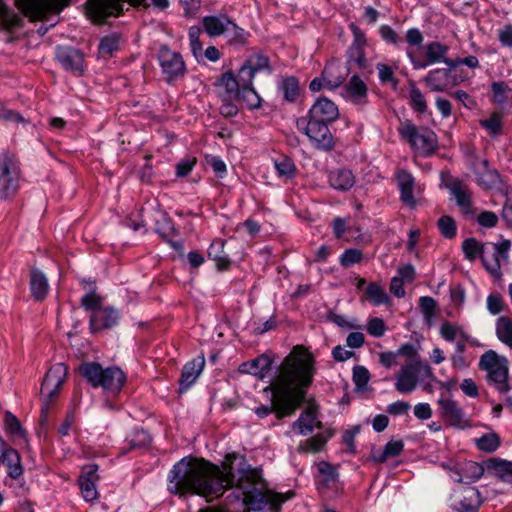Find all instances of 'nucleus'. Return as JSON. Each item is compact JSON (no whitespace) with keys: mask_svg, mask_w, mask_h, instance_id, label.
Here are the masks:
<instances>
[{"mask_svg":"<svg viewBox=\"0 0 512 512\" xmlns=\"http://www.w3.org/2000/svg\"><path fill=\"white\" fill-rule=\"evenodd\" d=\"M497 338L510 349H512V320L501 316L496 321Z\"/></svg>","mask_w":512,"mask_h":512,"instance_id":"4c0bfd02","label":"nucleus"},{"mask_svg":"<svg viewBox=\"0 0 512 512\" xmlns=\"http://www.w3.org/2000/svg\"><path fill=\"white\" fill-rule=\"evenodd\" d=\"M423 81L432 92H445L458 84L456 77L451 74L448 68H437L429 71Z\"/></svg>","mask_w":512,"mask_h":512,"instance_id":"a211bd4d","label":"nucleus"},{"mask_svg":"<svg viewBox=\"0 0 512 512\" xmlns=\"http://www.w3.org/2000/svg\"><path fill=\"white\" fill-rule=\"evenodd\" d=\"M376 69L381 84H391L393 87L397 86L398 80L395 77L397 66L392 67L384 63H377Z\"/></svg>","mask_w":512,"mask_h":512,"instance_id":"864d4df0","label":"nucleus"},{"mask_svg":"<svg viewBox=\"0 0 512 512\" xmlns=\"http://www.w3.org/2000/svg\"><path fill=\"white\" fill-rule=\"evenodd\" d=\"M274 167L279 177L292 178L296 172L294 161L287 156H280L275 159Z\"/></svg>","mask_w":512,"mask_h":512,"instance_id":"8fccbe9b","label":"nucleus"},{"mask_svg":"<svg viewBox=\"0 0 512 512\" xmlns=\"http://www.w3.org/2000/svg\"><path fill=\"white\" fill-rule=\"evenodd\" d=\"M438 413L450 426L464 430L471 427V422L457 401L442 393L438 400Z\"/></svg>","mask_w":512,"mask_h":512,"instance_id":"4468645a","label":"nucleus"},{"mask_svg":"<svg viewBox=\"0 0 512 512\" xmlns=\"http://www.w3.org/2000/svg\"><path fill=\"white\" fill-rule=\"evenodd\" d=\"M468 495L459 501L457 510L459 512H478L480 507V492L476 488H470Z\"/></svg>","mask_w":512,"mask_h":512,"instance_id":"37998d69","label":"nucleus"},{"mask_svg":"<svg viewBox=\"0 0 512 512\" xmlns=\"http://www.w3.org/2000/svg\"><path fill=\"white\" fill-rule=\"evenodd\" d=\"M20 167L17 160L7 154L0 155V198L13 197L20 187Z\"/></svg>","mask_w":512,"mask_h":512,"instance_id":"1a4fd4ad","label":"nucleus"},{"mask_svg":"<svg viewBox=\"0 0 512 512\" xmlns=\"http://www.w3.org/2000/svg\"><path fill=\"white\" fill-rule=\"evenodd\" d=\"M102 299L95 293V289L93 288L89 293L85 294L81 298V305L85 310L92 311V313L96 310H101Z\"/></svg>","mask_w":512,"mask_h":512,"instance_id":"680f3d73","label":"nucleus"},{"mask_svg":"<svg viewBox=\"0 0 512 512\" xmlns=\"http://www.w3.org/2000/svg\"><path fill=\"white\" fill-rule=\"evenodd\" d=\"M278 88L288 102H294L299 96V82L293 76L282 79Z\"/></svg>","mask_w":512,"mask_h":512,"instance_id":"79ce46f5","label":"nucleus"},{"mask_svg":"<svg viewBox=\"0 0 512 512\" xmlns=\"http://www.w3.org/2000/svg\"><path fill=\"white\" fill-rule=\"evenodd\" d=\"M316 416L311 411L303 412L299 418L293 422L292 428L301 435H308L313 432V428L316 425Z\"/></svg>","mask_w":512,"mask_h":512,"instance_id":"58836bf2","label":"nucleus"},{"mask_svg":"<svg viewBox=\"0 0 512 512\" xmlns=\"http://www.w3.org/2000/svg\"><path fill=\"white\" fill-rule=\"evenodd\" d=\"M4 425L6 433L13 440L26 441V432L23 429L20 421L11 412H6L4 416Z\"/></svg>","mask_w":512,"mask_h":512,"instance_id":"c9c22d12","label":"nucleus"},{"mask_svg":"<svg viewBox=\"0 0 512 512\" xmlns=\"http://www.w3.org/2000/svg\"><path fill=\"white\" fill-rule=\"evenodd\" d=\"M235 100L251 110L257 109L261 105V98L253 86L241 88L239 96Z\"/></svg>","mask_w":512,"mask_h":512,"instance_id":"a18cd8bd","label":"nucleus"},{"mask_svg":"<svg viewBox=\"0 0 512 512\" xmlns=\"http://www.w3.org/2000/svg\"><path fill=\"white\" fill-rule=\"evenodd\" d=\"M30 290L32 296L38 301L44 300L48 294V279L46 275L37 268H33L30 273Z\"/></svg>","mask_w":512,"mask_h":512,"instance_id":"cd10ccee","label":"nucleus"},{"mask_svg":"<svg viewBox=\"0 0 512 512\" xmlns=\"http://www.w3.org/2000/svg\"><path fill=\"white\" fill-rule=\"evenodd\" d=\"M219 86L224 90V97L229 100H235L239 96L241 87L232 72H226L221 76Z\"/></svg>","mask_w":512,"mask_h":512,"instance_id":"e433bc0d","label":"nucleus"},{"mask_svg":"<svg viewBox=\"0 0 512 512\" xmlns=\"http://www.w3.org/2000/svg\"><path fill=\"white\" fill-rule=\"evenodd\" d=\"M119 46L120 35L118 33H111L100 39L98 53L103 58L110 57L119 49Z\"/></svg>","mask_w":512,"mask_h":512,"instance_id":"ea45409f","label":"nucleus"},{"mask_svg":"<svg viewBox=\"0 0 512 512\" xmlns=\"http://www.w3.org/2000/svg\"><path fill=\"white\" fill-rule=\"evenodd\" d=\"M366 295L369 301L374 306H380L382 304H388L390 302V298L386 293L385 289L374 282L370 283L366 287Z\"/></svg>","mask_w":512,"mask_h":512,"instance_id":"49530a36","label":"nucleus"},{"mask_svg":"<svg viewBox=\"0 0 512 512\" xmlns=\"http://www.w3.org/2000/svg\"><path fill=\"white\" fill-rule=\"evenodd\" d=\"M348 62L355 64L360 69L367 68V59L363 48H351L348 49Z\"/></svg>","mask_w":512,"mask_h":512,"instance_id":"69168bd1","label":"nucleus"},{"mask_svg":"<svg viewBox=\"0 0 512 512\" xmlns=\"http://www.w3.org/2000/svg\"><path fill=\"white\" fill-rule=\"evenodd\" d=\"M344 90L346 98L353 104L363 106L367 103L368 88L358 75H353L349 79Z\"/></svg>","mask_w":512,"mask_h":512,"instance_id":"b1692460","label":"nucleus"},{"mask_svg":"<svg viewBox=\"0 0 512 512\" xmlns=\"http://www.w3.org/2000/svg\"><path fill=\"white\" fill-rule=\"evenodd\" d=\"M255 74L256 73L246 63H244L240 67L238 74L235 77L241 88L251 87L253 86V79Z\"/></svg>","mask_w":512,"mask_h":512,"instance_id":"0e129e2a","label":"nucleus"},{"mask_svg":"<svg viewBox=\"0 0 512 512\" xmlns=\"http://www.w3.org/2000/svg\"><path fill=\"white\" fill-rule=\"evenodd\" d=\"M70 0H16L17 7L30 20H41L39 35H44L56 25L60 13L69 6Z\"/></svg>","mask_w":512,"mask_h":512,"instance_id":"7ed1b4c3","label":"nucleus"},{"mask_svg":"<svg viewBox=\"0 0 512 512\" xmlns=\"http://www.w3.org/2000/svg\"><path fill=\"white\" fill-rule=\"evenodd\" d=\"M119 318L120 314L118 310L112 307H104L101 310H96L90 316V329L92 332L110 329L118 324Z\"/></svg>","mask_w":512,"mask_h":512,"instance_id":"412c9836","label":"nucleus"},{"mask_svg":"<svg viewBox=\"0 0 512 512\" xmlns=\"http://www.w3.org/2000/svg\"><path fill=\"white\" fill-rule=\"evenodd\" d=\"M479 368L487 372L488 383L494 385L500 393L511 389L508 384V361L505 357L494 350H488L480 357Z\"/></svg>","mask_w":512,"mask_h":512,"instance_id":"39448f33","label":"nucleus"},{"mask_svg":"<svg viewBox=\"0 0 512 512\" xmlns=\"http://www.w3.org/2000/svg\"><path fill=\"white\" fill-rule=\"evenodd\" d=\"M230 19L226 14L208 15L203 17L201 22L205 33L210 37H218L224 35Z\"/></svg>","mask_w":512,"mask_h":512,"instance_id":"393cba45","label":"nucleus"},{"mask_svg":"<svg viewBox=\"0 0 512 512\" xmlns=\"http://www.w3.org/2000/svg\"><path fill=\"white\" fill-rule=\"evenodd\" d=\"M404 448V443L401 440H391L382 450L374 451L372 458L377 463H384L388 458L398 456Z\"/></svg>","mask_w":512,"mask_h":512,"instance_id":"72a5a7b5","label":"nucleus"},{"mask_svg":"<svg viewBox=\"0 0 512 512\" xmlns=\"http://www.w3.org/2000/svg\"><path fill=\"white\" fill-rule=\"evenodd\" d=\"M308 114L327 123L334 122L339 116L338 107L328 98H319L310 108Z\"/></svg>","mask_w":512,"mask_h":512,"instance_id":"5701e85b","label":"nucleus"},{"mask_svg":"<svg viewBox=\"0 0 512 512\" xmlns=\"http://www.w3.org/2000/svg\"><path fill=\"white\" fill-rule=\"evenodd\" d=\"M499 437L495 433H488L476 440L477 447L485 452H494L499 447Z\"/></svg>","mask_w":512,"mask_h":512,"instance_id":"4d7b16f0","label":"nucleus"},{"mask_svg":"<svg viewBox=\"0 0 512 512\" xmlns=\"http://www.w3.org/2000/svg\"><path fill=\"white\" fill-rule=\"evenodd\" d=\"M225 242L221 239L214 240L209 249L208 256L216 262L219 270H226L230 265V259L224 252Z\"/></svg>","mask_w":512,"mask_h":512,"instance_id":"2f4dec72","label":"nucleus"},{"mask_svg":"<svg viewBox=\"0 0 512 512\" xmlns=\"http://www.w3.org/2000/svg\"><path fill=\"white\" fill-rule=\"evenodd\" d=\"M21 21V17L0 0V25L6 29H13L19 27Z\"/></svg>","mask_w":512,"mask_h":512,"instance_id":"de8ad7c7","label":"nucleus"},{"mask_svg":"<svg viewBox=\"0 0 512 512\" xmlns=\"http://www.w3.org/2000/svg\"><path fill=\"white\" fill-rule=\"evenodd\" d=\"M440 335L441 337L448 342H454L455 340L463 339L467 340V335L465 332L456 325L451 324L450 322H444L440 326Z\"/></svg>","mask_w":512,"mask_h":512,"instance_id":"603ef678","label":"nucleus"},{"mask_svg":"<svg viewBox=\"0 0 512 512\" xmlns=\"http://www.w3.org/2000/svg\"><path fill=\"white\" fill-rule=\"evenodd\" d=\"M233 462L223 469L215 465H206L200 471V459L194 457V494L205 497L208 501L218 498L226 488H234L235 500L244 508V512H263L270 505L277 507L282 500L265 488L260 471L252 468L243 456L232 455Z\"/></svg>","mask_w":512,"mask_h":512,"instance_id":"f257e3e1","label":"nucleus"},{"mask_svg":"<svg viewBox=\"0 0 512 512\" xmlns=\"http://www.w3.org/2000/svg\"><path fill=\"white\" fill-rule=\"evenodd\" d=\"M480 125L488 131L491 136L501 134L503 123L498 113H493L488 119L480 120Z\"/></svg>","mask_w":512,"mask_h":512,"instance_id":"6e6d98bb","label":"nucleus"},{"mask_svg":"<svg viewBox=\"0 0 512 512\" xmlns=\"http://www.w3.org/2000/svg\"><path fill=\"white\" fill-rule=\"evenodd\" d=\"M224 35L227 38L228 44L237 47L246 45L250 37V33L238 26L232 18L229 25H227Z\"/></svg>","mask_w":512,"mask_h":512,"instance_id":"7c9ffc66","label":"nucleus"},{"mask_svg":"<svg viewBox=\"0 0 512 512\" xmlns=\"http://www.w3.org/2000/svg\"><path fill=\"white\" fill-rule=\"evenodd\" d=\"M487 469L505 483L512 470V462L499 458H492L487 462Z\"/></svg>","mask_w":512,"mask_h":512,"instance_id":"a19ab883","label":"nucleus"},{"mask_svg":"<svg viewBox=\"0 0 512 512\" xmlns=\"http://www.w3.org/2000/svg\"><path fill=\"white\" fill-rule=\"evenodd\" d=\"M129 449H136L147 445L150 442L149 434L144 430H134L127 438Z\"/></svg>","mask_w":512,"mask_h":512,"instance_id":"e2e57ef3","label":"nucleus"},{"mask_svg":"<svg viewBox=\"0 0 512 512\" xmlns=\"http://www.w3.org/2000/svg\"><path fill=\"white\" fill-rule=\"evenodd\" d=\"M67 371L65 364L56 363L46 373L40 390L43 399L42 409H48L49 405L58 397L60 388L66 379Z\"/></svg>","mask_w":512,"mask_h":512,"instance_id":"f8f14e48","label":"nucleus"},{"mask_svg":"<svg viewBox=\"0 0 512 512\" xmlns=\"http://www.w3.org/2000/svg\"><path fill=\"white\" fill-rule=\"evenodd\" d=\"M329 123L309 114L297 119V129L305 134L313 145L320 150L330 151L334 148L333 136L328 128Z\"/></svg>","mask_w":512,"mask_h":512,"instance_id":"423d86ee","label":"nucleus"},{"mask_svg":"<svg viewBox=\"0 0 512 512\" xmlns=\"http://www.w3.org/2000/svg\"><path fill=\"white\" fill-rule=\"evenodd\" d=\"M399 134L422 156H429L437 149V136L430 129L406 123L399 129Z\"/></svg>","mask_w":512,"mask_h":512,"instance_id":"6e6552de","label":"nucleus"},{"mask_svg":"<svg viewBox=\"0 0 512 512\" xmlns=\"http://www.w3.org/2000/svg\"><path fill=\"white\" fill-rule=\"evenodd\" d=\"M158 60L168 80L183 74L185 65L181 55L171 51L167 46L159 49Z\"/></svg>","mask_w":512,"mask_h":512,"instance_id":"f3484780","label":"nucleus"},{"mask_svg":"<svg viewBox=\"0 0 512 512\" xmlns=\"http://www.w3.org/2000/svg\"><path fill=\"white\" fill-rule=\"evenodd\" d=\"M314 374V356L303 346L293 347L265 388V391L272 392L271 405H260L254 409V413L259 418H265L275 412L278 419L293 415L303 402Z\"/></svg>","mask_w":512,"mask_h":512,"instance_id":"f03ea898","label":"nucleus"},{"mask_svg":"<svg viewBox=\"0 0 512 512\" xmlns=\"http://www.w3.org/2000/svg\"><path fill=\"white\" fill-rule=\"evenodd\" d=\"M370 380V374L364 366H355L353 368V381L357 388L363 389Z\"/></svg>","mask_w":512,"mask_h":512,"instance_id":"774afa93","label":"nucleus"},{"mask_svg":"<svg viewBox=\"0 0 512 512\" xmlns=\"http://www.w3.org/2000/svg\"><path fill=\"white\" fill-rule=\"evenodd\" d=\"M421 373L422 379L435 380V375L428 363L413 361L403 365L395 375V389L401 394H410L415 391Z\"/></svg>","mask_w":512,"mask_h":512,"instance_id":"0eeeda50","label":"nucleus"},{"mask_svg":"<svg viewBox=\"0 0 512 512\" xmlns=\"http://www.w3.org/2000/svg\"><path fill=\"white\" fill-rule=\"evenodd\" d=\"M318 475L316 478L319 488L330 487L337 481V472L335 468L328 462H320L318 464Z\"/></svg>","mask_w":512,"mask_h":512,"instance_id":"f704fd0d","label":"nucleus"},{"mask_svg":"<svg viewBox=\"0 0 512 512\" xmlns=\"http://www.w3.org/2000/svg\"><path fill=\"white\" fill-rule=\"evenodd\" d=\"M510 248V240H503L500 243L488 242L484 244L481 260L485 269L491 275L500 276L501 266L508 262Z\"/></svg>","mask_w":512,"mask_h":512,"instance_id":"ddd939ff","label":"nucleus"},{"mask_svg":"<svg viewBox=\"0 0 512 512\" xmlns=\"http://www.w3.org/2000/svg\"><path fill=\"white\" fill-rule=\"evenodd\" d=\"M462 248L465 254V257L469 260H474L478 256L482 257V250L484 249V244H481L475 238H469L463 241Z\"/></svg>","mask_w":512,"mask_h":512,"instance_id":"5fc2aeb1","label":"nucleus"},{"mask_svg":"<svg viewBox=\"0 0 512 512\" xmlns=\"http://www.w3.org/2000/svg\"><path fill=\"white\" fill-rule=\"evenodd\" d=\"M56 58L67 71L82 75L86 69L84 54L76 48L59 46L56 49Z\"/></svg>","mask_w":512,"mask_h":512,"instance_id":"dca6fc26","label":"nucleus"},{"mask_svg":"<svg viewBox=\"0 0 512 512\" xmlns=\"http://www.w3.org/2000/svg\"><path fill=\"white\" fill-rule=\"evenodd\" d=\"M328 180L330 186L339 191H347L355 184V177L352 171L345 168L330 171Z\"/></svg>","mask_w":512,"mask_h":512,"instance_id":"bb28decb","label":"nucleus"},{"mask_svg":"<svg viewBox=\"0 0 512 512\" xmlns=\"http://www.w3.org/2000/svg\"><path fill=\"white\" fill-rule=\"evenodd\" d=\"M124 4L130 6L145 5L146 0H89L87 11L95 22H103L110 16H119L124 10Z\"/></svg>","mask_w":512,"mask_h":512,"instance_id":"9b49d317","label":"nucleus"},{"mask_svg":"<svg viewBox=\"0 0 512 512\" xmlns=\"http://www.w3.org/2000/svg\"><path fill=\"white\" fill-rule=\"evenodd\" d=\"M168 490L179 496L192 494V455L174 464L168 475Z\"/></svg>","mask_w":512,"mask_h":512,"instance_id":"9d476101","label":"nucleus"},{"mask_svg":"<svg viewBox=\"0 0 512 512\" xmlns=\"http://www.w3.org/2000/svg\"><path fill=\"white\" fill-rule=\"evenodd\" d=\"M1 463L7 466V476L11 479H18L23 474V467L21 458L17 450L8 447L4 452V457Z\"/></svg>","mask_w":512,"mask_h":512,"instance_id":"c85d7f7f","label":"nucleus"},{"mask_svg":"<svg viewBox=\"0 0 512 512\" xmlns=\"http://www.w3.org/2000/svg\"><path fill=\"white\" fill-rule=\"evenodd\" d=\"M441 234L447 238L452 239L456 236L457 226L454 219L450 216L444 215L437 222Z\"/></svg>","mask_w":512,"mask_h":512,"instance_id":"13d9d810","label":"nucleus"},{"mask_svg":"<svg viewBox=\"0 0 512 512\" xmlns=\"http://www.w3.org/2000/svg\"><path fill=\"white\" fill-rule=\"evenodd\" d=\"M345 75V73L337 72L336 67L333 65L326 66L322 72L325 88L329 90L338 88L344 83Z\"/></svg>","mask_w":512,"mask_h":512,"instance_id":"c03bdc74","label":"nucleus"},{"mask_svg":"<svg viewBox=\"0 0 512 512\" xmlns=\"http://www.w3.org/2000/svg\"><path fill=\"white\" fill-rule=\"evenodd\" d=\"M449 46L438 41L430 42L426 45V59L432 64L444 63L450 68L457 66L454 60L447 58Z\"/></svg>","mask_w":512,"mask_h":512,"instance_id":"a878e982","label":"nucleus"},{"mask_svg":"<svg viewBox=\"0 0 512 512\" xmlns=\"http://www.w3.org/2000/svg\"><path fill=\"white\" fill-rule=\"evenodd\" d=\"M273 360L267 354H261L254 359L243 362L239 366V372L255 376L258 380L264 381L272 369Z\"/></svg>","mask_w":512,"mask_h":512,"instance_id":"aec40b11","label":"nucleus"},{"mask_svg":"<svg viewBox=\"0 0 512 512\" xmlns=\"http://www.w3.org/2000/svg\"><path fill=\"white\" fill-rule=\"evenodd\" d=\"M491 91L493 93L494 101L497 104L503 105L508 100L512 99V88L503 81L493 82L491 84Z\"/></svg>","mask_w":512,"mask_h":512,"instance_id":"3c124183","label":"nucleus"},{"mask_svg":"<svg viewBox=\"0 0 512 512\" xmlns=\"http://www.w3.org/2000/svg\"><path fill=\"white\" fill-rule=\"evenodd\" d=\"M329 437H330V435H325L323 433L317 434V435L305 440L304 442H302L299 445L298 450L300 452H311V453L319 452L324 447V445L328 441Z\"/></svg>","mask_w":512,"mask_h":512,"instance_id":"09e8293b","label":"nucleus"},{"mask_svg":"<svg viewBox=\"0 0 512 512\" xmlns=\"http://www.w3.org/2000/svg\"><path fill=\"white\" fill-rule=\"evenodd\" d=\"M79 370L93 388H102L113 394L119 393L126 381L124 372L115 366L104 368L97 362H86Z\"/></svg>","mask_w":512,"mask_h":512,"instance_id":"20e7f679","label":"nucleus"},{"mask_svg":"<svg viewBox=\"0 0 512 512\" xmlns=\"http://www.w3.org/2000/svg\"><path fill=\"white\" fill-rule=\"evenodd\" d=\"M409 105L418 114H425L428 109L427 101L423 92L414 82L409 83Z\"/></svg>","mask_w":512,"mask_h":512,"instance_id":"473e14b6","label":"nucleus"},{"mask_svg":"<svg viewBox=\"0 0 512 512\" xmlns=\"http://www.w3.org/2000/svg\"><path fill=\"white\" fill-rule=\"evenodd\" d=\"M441 466L448 470L450 478L458 483H474L484 474L483 466L474 461H463L454 465L442 463Z\"/></svg>","mask_w":512,"mask_h":512,"instance_id":"2eb2a0df","label":"nucleus"},{"mask_svg":"<svg viewBox=\"0 0 512 512\" xmlns=\"http://www.w3.org/2000/svg\"><path fill=\"white\" fill-rule=\"evenodd\" d=\"M81 495L86 502H92L98 498L96 482L91 480H78Z\"/></svg>","mask_w":512,"mask_h":512,"instance_id":"052dcab7","label":"nucleus"},{"mask_svg":"<svg viewBox=\"0 0 512 512\" xmlns=\"http://www.w3.org/2000/svg\"><path fill=\"white\" fill-rule=\"evenodd\" d=\"M451 195L455 198L456 204L467 218H473L475 211L472 207L471 192L462 184L461 181L455 179L447 185Z\"/></svg>","mask_w":512,"mask_h":512,"instance_id":"4be33fe9","label":"nucleus"},{"mask_svg":"<svg viewBox=\"0 0 512 512\" xmlns=\"http://www.w3.org/2000/svg\"><path fill=\"white\" fill-rule=\"evenodd\" d=\"M482 169L477 171V183L485 189H492L500 182V177L495 169L489 167L487 160L481 162Z\"/></svg>","mask_w":512,"mask_h":512,"instance_id":"c756f323","label":"nucleus"},{"mask_svg":"<svg viewBox=\"0 0 512 512\" xmlns=\"http://www.w3.org/2000/svg\"><path fill=\"white\" fill-rule=\"evenodd\" d=\"M486 307L491 315L500 314L505 307L503 296L499 292H492L487 296Z\"/></svg>","mask_w":512,"mask_h":512,"instance_id":"bf43d9fd","label":"nucleus"},{"mask_svg":"<svg viewBox=\"0 0 512 512\" xmlns=\"http://www.w3.org/2000/svg\"><path fill=\"white\" fill-rule=\"evenodd\" d=\"M255 73L269 69V60L263 54L250 56L245 62Z\"/></svg>","mask_w":512,"mask_h":512,"instance_id":"338daca9","label":"nucleus"},{"mask_svg":"<svg viewBox=\"0 0 512 512\" xmlns=\"http://www.w3.org/2000/svg\"><path fill=\"white\" fill-rule=\"evenodd\" d=\"M396 181L400 191V200L406 206L414 208L416 206V194L419 191L415 178L406 170H398Z\"/></svg>","mask_w":512,"mask_h":512,"instance_id":"6ab92c4d","label":"nucleus"}]
</instances>
